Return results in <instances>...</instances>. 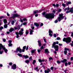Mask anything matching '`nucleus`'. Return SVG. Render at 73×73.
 <instances>
[{
	"instance_id": "4be33fe9",
	"label": "nucleus",
	"mask_w": 73,
	"mask_h": 73,
	"mask_svg": "<svg viewBox=\"0 0 73 73\" xmlns=\"http://www.w3.org/2000/svg\"><path fill=\"white\" fill-rule=\"evenodd\" d=\"M3 21L5 24H7V20L6 19H4Z\"/></svg>"
},
{
	"instance_id": "0eeeda50",
	"label": "nucleus",
	"mask_w": 73,
	"mask_h": 73,
	"mask_svg": "<svg viewBox=\"0 0 73 73\" xmlns=\"http://www.w3.org/2000/svg\"><path fill=\"white\" fill-rule=\"evenodd\" d=\"M17 17H20V15H18L17 14H12L11 18L13 19L14 18Z\"/></svg>"
},
{
	"instance_id": "4468645a",
	"label": "nucleus",
	"mask_w": 73,
	"mask_h": 73,
	"mask_svg": "<svg viewBox=\"0 0 73 73\" xmlns=\"http://www.w3.org/2000/svg\"><path fill=\"white\" fill-rule=\"evenodd\" d=\"M29 31L30 35H33V32H34V31L32 30L31 29H30Z\"/></svg>"
},
{
	"instance_id": "393cba45",
	"label": "nucleus",
	"mask_w": 73,
	"mask_h": 73,
	"mask_svg": "<svg viewBox=\"0 0 73 73\" xmlns=\"http://www.w3.org/2000/svg\"><path fill=\"white\" fill-rule=\"evenodd\" d=\"M23 57L25 58H29V56L27 55H23Z\"/></svg>"
},
{
	"instance_id": "8fccbe9b",
	"label": "nucleus",
	"mask_w": 73,
	"mask_h": 73,
	"mask_svg": "<svg viewBox=\"0 0 73 73\" xmlns=\"http://www.w3.org/2000/svg\"><path fill=\"white\" fill-rule=\"evenodd\" d=\"M54 23H58V20H56L55 21Z\"/></svg>"
},
{
	"instance_id": "c03bdc74",
	"label": "nucleus",
	"mask_w": 73,
	"mask_h": 73,
	"mask_svg": "<svg viewBox=\"0 0 73 73\" xmlns=\"http://www.w3.org/2000/svg\"><path fill=\"white\" fill-rule=\"evenodd\" d=\"M20 21H21V23H23V20L22 19H20Z\"/></svg>"
},
{
	"instance_id": "c756f323",
	"label": "nucleus",
	"mask_w": 73,
	"mask_h": 73,
	"mask_svg": "<svg viewBox=\"0 0 73 73\" xmlns=\"http://www.w3.org/2000/svg\"><path fill=\"white\" fill-rule=\"evenodd\" d=\"M27 25V22H25L23 23V25Z\"/></svg>"
},
{
	"instance_id": "6e6d98bb",
	"label": "nucleus",
	"mask_w": 73,
	"mask_h": 73,
	"mask_svg": "<svg viewBox=\"0 0 73 73\" xmlns=\"http://www.w3.org/2000/svg\"><path fill=\"white\" fill-rule=\"evenodd\" d=\"M54 37H56L57 35H56V34H54Z\"/></svg>"
},
{
	"instance_id": "bb28decb",
	"label": "nucleus",
	"mask_w": 73,
	"mask_h": 73,
	"mask_svg": "<svg viewBox=\"0 0 73 73\" xmlns=\"http://www.w3.org/2000/svg\"><path fill=\"white\" fill-rule=\"evenodd\" d=\"M66 61H67V60L66 59H64L62 61V62H66Z\"/></svg>"
},
{
	"instance_id": "423d86ee",
	"label": "nucleus",
	"mask_w": 73,
	"mask_h": 73,
	"mask_svg": "<svg viewBox=\"0 0 73 73\" xmlns=\"http://www.w3.org/2000/svg\"><path fill=\"white\" fill-rule=\"evenodd\" d=\"M59 17L58 18V21H60L61 20H62L64 19L63 17V14L62 13L59 15Z\"/></svg>"
},
{
	"instance_id": "0e129e2a",
	"label": "nucleus",
	"mask_w": 73,
	"mask_h": 73,
	"mask_svg": "<svg viewBox=\"0 0 73 73\" xmlns=\"http://www.w3.org/2000/svg\"><path fill=\"white\" fill-rule=\"evenodd\" d=\"M71 61H73V57H71Z\"/></svg>"
},
{
	"instance_id": "9d476101",
	"label": "nucleus",
	"mask_w": 73,
	"mask_h": 73,
	"mask_svg": "<svg viewBox=\"0 0 73 73\" xmlns=\"http://www.w3.org/2000/svg\"><path fill=\"white\" fill-rule=\"evenodd\" d=\"M49 35L51 37L52 36V34H53V32L50 30H49Z\"/></svg>"
},
{
	"instance_id": "58836bf2",
	"label": "nucleus",
	"mask_w": 73,
	"mask_h": 73,
	"mask_svg": "<svg viewBox=\"0 0 73 73\" xmlns=\"http://www.w3.org/2000/svg\"><path fill=\"white\" fill-rule=\"evenodd\" d=\"M14 23H15V21H12L11 23L12 25H13Z\"/></svg>"
},
{
	"instance_id": "c9c22d12",
	"label": "nucleus",
	"mask_w": 73,
	"mask_h": 73,
	"mask_svg": "<svg viewBox=\"0 0 73 73\" xmlns=\"http://www.w3.org/2000/svg\"><path fill=\"white\" fill-rule=\"evenodd\" d=\"M56 11H57V10H56V9H55L54 10H53V13H56Z\"/></svg>"
},
{
	"instance_id": "f8f14e48",
	"label": "nucleus",
	"mask_w": 73,
	"mask_h": 73,
	"mask_svg": "<svg viewBox=\"0 0 73 73\" xmlns=\"http://www.w3.org/2000/svg\"><path fill=\"white\" fill-rule=\"evenodd\" d=\"M14 28L15 30H20V27L19 26H18L17 27H14Z\"/></svg>"
},
{
	"instance_id": "79ce46f5",
	"label": "nucleus",
	"mask_w": 73,
	"mask_h": 73,
	"mask_svg": "<svg viewBox=\"0 0 73 73\" xmlns=\"http://www.w3.org/2000/svg\"><path fill=\"white\" fill-rule=\"evenodd\" d=\"M60 39H61V38H60V37H58L56 38V40H60Z\"/></svg>"
},
{
	"instance_id": "e2e57ef3",
	"label": "nucleus",
	"mask_w": 73,
	"mask_h": 73,
	"mask_svg": "<svg viewBox=\"0 0 73 73\" xmlns=\"http://www.w3.org/2000/svg\"><path fill=\"white\" fill-rule=\"evenodd\" d=\"M31 27L32 29H35V27H32V26H31Z\"/></svg>"
},
{
	"instance_id": "473e14b6",
	"label": "nucleus",
	"mask_w": 73,
	"mask_h": 73,
	"mask_svg": "<svg viewBox=\"0 0 73 73\" xmlns=\"http://www.w3.org/2000/svg\"><path fill=\"white\" fill-rule=\"evenodd\" d=\"M4 52V51L2 50V51H0V54H2Z\"/></svg>"
},
{
	"instance_id": "49530a36",
	"label": "nucleus",
	"mask_w": 73,
	"mask_h": 73,
	"mask_svg": "<svg viewBox=\"0 0 73 73\" xmlns=\"http://www.w3.org/2000/svg\"><path fill=\"white\" fill-rule=\"evenodd\" d=\"M37 69H38V67H37L35 68L34 70H37Z\"/></svg>"
},
{
	"instance_id": "2f4dec72",
	"label": "nucleus",
	"mask_w": 73,
	"mask_h": 73,
	"mask_svg": "<svg viewBox=\"0 0 73 73\" xmlns=\"http://www.w3.org/2000/svg\"><path fill=\"white\" fill-rule=\"evenodd\" d=\"M18 55L19 56V57H22V54H21L18 53Z\"/></svg>"
},
{
	"instance_id": "f257e3e1",
	"label": "nucleus",
	"mask_w": 73,
	"mask_h": 73,
	"mask_svg": "<svg viewBox=\"0 0 73 73\" xmlns=\"http://www.w3.org/2000/svg\"><path fill=\"white\" fill-rule=\"evenodd\" d=\"M42 14L46 19H52L54 18V14H47L45 15V12H44Z\"/></svg>"
},
{
	"instance_id": "4c0bfd02",
	"label": "nucleus",
	"mask_w": 73,
	"mask_h": 73,
	"mask_svg": "<svg viewBox=\"0 0 73 73\" xmlns=\"http://www.w3.org/2000/svg\"><path fill=\"white\" fill-rule=\"evenodd\" d=\"M64 50H69V48H65L64 49Z\"/></svg>"
},
{
	"instance_id": "e433bc0d",
	"label": "nucleus",
	"mask_w": 73,
	"mask_h": 73,
	"mask_svg": "<svg viewBox=\"0 0 73 73\" xmlns=\"http://www.w3.org/2000/svg\"><path fill=\"white\" fill-rule=\"evenodd\" d=\"M40 49L42 50L43 49H44V46H42L40 48Z\"/></svg>"
},
{
	"instance_id": "20e7f679",
	"label": "nucleus",
	"mask_w": 73,
	"mask_h": 73,
	"mask_svg": "<svg viewBox=\"0 0 73 73\" xmlns=\"http://www.w3.org/2000/svg\"><path fill=\"white\" fill-rule=\"evenodd\" d=\"M56 44V42H54L53 43V44H52V48H54H54L55 49V50L56 51H58V45H55Z\"/></svg>"
},
{
	"instance_id": "7ed1b4c3",
	"label": "nucleus",
	"mask_w": 73,
	"mask_h": 73,
	"mask_svg": "<svg viewBox=\"0 0 73 73\" xmlns=\"http://www.w3.org/2000/svg\"><path fill=\"white\" fill-rule=\"evenodd\" d=\"M4 50L5 52L7 53V52H8V50L5 48V47H4L2 44H0V50Z\"/></svg>"
},
{
	"instance_id": "680f3d73",
	"label": "nucleus",
	"mask_w": 73,
	"mask_h": 73,
	"mask_svg": "<svg viewBox=\"0 0 73 73\" xmlns=\"http://www.w3.org/2000/svg\"><path fill=\"white\" fill-rule=\"evenodd\" d=\"M66 9L67 11H68V10H69V9H70L69 7L66 8Z\"/></svg>"
},
{
	"instance_id": "69168bd1",
	"label": "nucleus",
	"mask_w": 73,
	"mask_h": 73,
	"mask_svg": "<svg viewBox=\"0 0 73 73\" xmlns=\"http://www.w3.org/2000/svg\"><path fill=\"white\" fill-rule=\"evenodd\" d=\"M49 60H52V57L49 58Z\"/></svg>"
},
{
	"instance_id": "aec40b11",
	"label": "nucleus",
	"mask_w": 73,
	"mask_h": 73,
	"mask_svg": "<svg viewBox=\"0 0 73 73\" xmlns=\"http://www.w3.org/2000/svg\"><path fill=\"white\" fill-rule=\"evenodd\" d=\"M45 53H49V52L48 51V49H46L44 50Z\"/></svg>"
},
{
	"instance_id": "412c9836",
	"label": "nucleus",
	"mask_w": 73,
	"mask_h": 73,
	"mask_svg": "<svg viewBox=\"0 0 73 73\" xmlns=\"http://www.w3.org/2000/svg\"><path fill=\"white\" fill-rule=\"evenodd\" d=\"M69 4H71V2L70 1H68L66 3V5H68Z\"/></svg>"
},
{
	"instance_id": "a211bd4d",
	"label": "nucleus",
	"mask_w": 73,
	"mask_h": 73,
	"mask_svg": "<svg viewBox=\"0 0 73 73\" xmlns=\"http://www.w3.org/2000/svg\"><path fill=\"white\" fill-rule=\"evenodd\" d=\"M38 44L39 45V46H41V41L40 40L38 41Z\"/></svg>"
},
{
	"instance_id": "72a5a7b5",
	"label": "nucleus",
	"mask_w": 73,
	"mask_h": 73,
	"mask_svg": "<svg viewBox=\"0 0 73 73\" xmlns=\"http://www.w3.org/2000/svg\"><path fill=\"white\" fill-rule=\"evenodd\" d=\"M61 11V9H59L58 10L57 12H60Z\"/></svg>"
},
{
	"instance_id": "ea45409f",
	"label": "nucleus",
	"mask_w": 73,
	"mask_h": 73,
	"mask_svg": "<svg viewBox=\"0 0 73 73\" xmlns=\"http://www.w3.org/2000/svg\"><path fill=\"white\" fill-rule=\"evenodd\" d=\"M57 62L58 63V64H60V63H61V62L59 61V60H57Z\"/></svg>"
},
{
	"instance_id": "864d4df0",
	"label": "nucleus",
	"mask_w": 73,
	"mask_h": 73,
	"mask_svg": "<svg viewBox=\"0 0 73 73\" xmlns=\"http://www.w3.org/2000/svg\"><path fill=\"white\" fill-rule=\"evenodd\" d=\"M53 69H54V68L53 67H52L50 68L51 70H52Z\"/></svg>"
},
{
	"instance_id": "603ef678",
	"label": "nucleus",
	"mask_w": 73,
	"mask_h": 73,
	"mask_svg": "<svg viewBox=\"0 0 73 73\" xmlns=\"http://www.w3.org/2000/svg\"><path fill=\"white\" fill-rule=\"evenodd\" d=\"M3 42H5V41H6V40H5V39H3Z\"/></svg>"
},
{
	"instance_id": "bf43d9fd",
	"label": "nucleus",
	"mask_w": 73,
	"mask_h": 73,
	"mask_svg": "<svg viewBox=\"0 0 73 73\" xmlns=\"http://www.w3.org/2000/svg\"><path fill=\"white\" fill-rule=\"evenodd\" d=\"M65 66H66L68 65V63H65Z\"/></svg>"
},
{
	"instance_id": "1a4fd4ad",
	"label": "nucleus",
	"mask_w": 73,
	"mask_h": 73,
	"mask_svg": "<svg viewBox=\"0 0 73 73\" xmlns=\"http://www.w3.org/2000/svg\"><path fill=\"white\" fill-rule=\"evenodd\" d=\"M43 10H43V9L40 10L39 11V12H38V10H37L36 11H34L33 12L34 14H36V13H40V12H41V11H43Z\"/></svg>"
},
{
	"instance_id": "5fc2aeb1",
	"label": "nucleus",
	"mask_w": 73,
	"mask_h": 73,
	"mask_svg": "<svg viewBox=\"0 0 73 73\" xmlns=\"http://www.w3.org/2000/svg\"><path fill=\"white\" fill-rule=\"evenodd\" d=\"M23 48V49H26V46H24Z\"/></svg>"
},
{
	"instance_id": "9b49d317",
	"label": "nucleus",
	"mask_w": 73,
	"mask_h": 73,
	"mask_svg": "<svg viewBox=\"0 0 73 73\" xmlns=\"http://www.w3.org/2000/svg\"><path fill=\"white\" fill-rule=\"evenodd\" d=\"M12 68L13 69H14V70L16 69V65L15 64H13L12 66Z\"/></svg>"
},
{
	"instance_id": "4d7b16f0",
	"label": "nucleus",
	"mask_w": 73,
	"mask_h": 73,
	"mask_svg": "<svg viewBox=\"0 0 73 73\" xmlns=\"http://www.w3.org/2000/svg\"><path fill=\"white\" fill-rule=\"evenodd\" d=\"M52 6H54V7H56V5L54 4H52Z\"/></svg>"
},
{
	"instance_id": "dca6fc26",
	"label": "nucleus",
	"mask_w": 73,
	"mask_h": 73,
	"mask_svg": "<svg viewBox=\"0 0 73 73\" xmlns=\"http://www.w3.org/2000/svg\"><path fill=\"white\" fill-rule=\"evenodd\" d=\"M9 44L8 46H11L12 45V44H11L12 43V41L11 40H9Z\"/></svg>"
},
{
	"instance_id": "b1692460",
	"label": "nucleus",
	"mask_w": 73,
	"mask_h": 73,
	"mask_svg": "<svg viewBox=\"0 0 73 73\" xmlns=\"http://www.w3.org/2000/svg\"><path fill=\"white\" fill-rule=\"evenodd\" d=\"M28 33H29V31H28V30H27L26 31V35L27 36L28 35Z\"/></svg>"
},
{
	"instance_id": "6e6552de",
	"label": "nucleus",
	"mask_w": 73,
	"mask_h": 73,
	"mask_svg": "<svg viewBox=\"0 0 73 73\" xmlns=\"http://www.w3.org/2000/svg\"><path fill=\"white\" fill-rule=\"evenodd\" d=\"M19 51V53H21L22 52V50H21V49L20 48V47H17L16 51H15V53H18Z\"/></svg>"
},
{
	"instance_id": "5701e85b",
	"label": "nucleus",
	"mask_w": 73,
	"mask_h": 73,
	"mask_svg": "<svg viewBox=\"0 0 73 73\" xmlns=\"http://www.w3.org/2000/svg\"><path fill=\"white\" fill-rule=\"evenodd\" d=\"M31 50L32 53H35V52L36 50L35 49L34 50Z\"/></svg>"
},
{
	"instance_id": "37998d69",
	"label": "nucleus",
	"mask_w": 73,
	"mask_h": 73,
	"mask_svg": "<svg viewBox=\"0 0 73 73\" xmlns=\"http://www.w3.org/2000/svg\"><path fill=\"white\" fill-rule=\"evenodd\" d=\"M37 51H38V53H40V52H41V50H40V49H38Z\"/></svg>"
},
{
	"instance_id": "13d9d810",
	"label": "nucleus",
	"mask_w": 73,
	"mask_h": 73,
	"mask_svg": "<svg viewBox=\"0 0 73 73\" xmlns=\"http://www.w3.org/2000/svg\"><path fill=\"white\" fill-rule=\"evenodd\" d=\"M29 59L30 60H32V57H30Z\"/></svg>"
},
{
	"instance_id": "a19ab883",
	"label": "nucleus",
	"mask_w": 73,
	"mask_h": 73,
	"mask_svg": "<svg viewBox=\"0 0 73 73\" xmlns=\"http://www.w3.org/2000/svg\"><path fill=\"white\" fill-rule=\"evenodd\" d=\"M23 21H27V19L26 18H24L23 19Z\"/></svg>"
},
{
	"instance_id": "3c124183",
	"label": "nucleus",
	"mask_w": 73,
	"mask_h": 73,
	"mask_svg": "<svg viewBox=\"0 0 73 73\" xmlns=\"http://www.w3.org/2000/svg\"><path fill=\"white\" fill-rule=\"evenodd\" d=\"M3 27H0V30H1V29H3Z\"/></svg>"
},
{
	"instance_id": "f704fd0d",
	"label": "nucleus",
	"mask_w": 73,
	"mask_h": 73,
	"mask_svg": "<svg viewBox=\"0 0 73 73\" xmlns=\"http://www.w3.org/2000/svg\"><path fill=\"white\" fill-rule=\"evenodd\" d=\"M62 5L64 7H66V5H65L64 3H63Z\"/></svg>"
},
{
	"instance_id": "09e8293b",
	"label": "nucleus",
	"mask_w": 73,
	"mask_h": 73,
	"mask_svg": "<svg viewBox=\"0 0 73 73\" xmlns=\"http://www.w3.org/2000/svg\"><path fill=\"white\" fill-rule=\"evenodd\" d=\"M44 40V42H46V39H45V38H44L43 39Z\"/></svg>"
},
{
	"instance_id": "a878e982",
	"label": "nucleus",
	"mask_w": 73,
	"mask_h": 73,
	"mask_svg": "<svg viewBox=\"0 0 73 73\" xmlns=\"http://www.w3.org/2000/svg\"><path fill=\"white\" fill-rule=\"evenodd\" d=\"M4 28H7L8 27V26L7 25L5 24L4 25Z\"/></svg>"
},
{
	"instance_id": "f3484780",
	"label": "nucleus",
	"mask_w": 73,
	"mask_h": 73,
	"mask_svg": "<svg viewBox=\"0 0 73 73\" xmlns=\"http://www.w3.org/2000/svg\"><path fill=\"white\" fill-rule=\"evenodd\" d=\"M38 61L39 62L41 63L42 62H44V59L41 60V59H38Z\"/></svg>"
},
{
	"instance_id": "338daca9",
	"label": "nucleus",
	"mask_w": 73,
	"mask_h": 73,
	"mask_svg": "<svg viewBox=\"0 0 73 73\" xmlns=\"http://www.w3.org/2000/svg\"><path fill=\"white\" fill-rule=\"evenodd\" d=\"M43 25H44L43 24V23H41L40 24V26H41V27H42V26H43Z\"/></svg>"
},
{
	"instance_id": "a18cd8bd",
	"label": "nucleus",
	"mask_w": 73,
	"mask_h": 73,
	"mask_svg": "<svg viewBox=\"0 0 73 73\" xmlns=\"http://www.w3.org/2000/svg\"><path fill=\"white\" fill-rule=\"evenodd\" d=\"M56 7H59V4H56Z\"/></svg>"
},
{
	"instance_id": "6ab92c4d",
	"label": "nucleus",
	"mask_w": 73,
	"mask_h": 73,
	"mask_svg": "<svg viewBox=\"0 0 73 73\" xmlns=\"http://www.w3.org/2000/svg\"><path fill=\"white\" fill-rule=\"evenodd\" d=\"M36 27H38L39 26V24L37 23H34Z\"/></svg>"
},
{
	"instance_id": "39448f33",
	"label": "nucleus",
	"mask_w": 73,
	"mask_h": 73,
	"mask_svg": "<svg viewBox=\"0 0 73 73\" xmlns=\"http://www.w3.org/2000/svg\"><path fill=\"white\" fill-rule=\"evenodd\" d=\"M15 34L17 35V36H16V38H19V35H20V36L23 35V32L21 31H19V33L16 32L15 33Z\"/></svg>"
},
{
	"instance_id": "c85d7f7f",
	"label": "nucleus",
	"mask_w": 73,
	"mask_h": 73,
	"mask_svg": "<svg viewBox=\"0 0 73 73\" xmlns=\"http://www.w3.org/2000/svg\"><path fill=\"white\" fill-rule=\"evenodd\" d=\"M36 60H33V65H35V63H36Z\"/></svg>"
},
{
	"instance_id": "052dcab7",
	"label": "nucleus",
	"mask_w": 73,
	"mask_h": 73,
	"mask_svg": "<svg viewBox=\"0 0 73 73\" xmlns=\"http://www.w3.org/2000/svg\"><path fill=\"white\" fill-rule=\"evenodd\" d=\"M28 47H29L28 46H27L26 48V50H28Z\"/></svg>"
},
{
	"instance_id": "f03ea898",
	"label": "nucleus",
	"mask_w": 73,
	"mask_h": 73,
	"mask_svg": "<svg viewBox=\"0 0 73 73\" xmlns=\"http://www.w3.org/2000/svg\"><path fill=\"white\" fill-rule=\"evenodd\" d=\"M63 41L64 42H66L67 44H69L71 42V38L69 37L67 38H64L63 39Z\"/></svg>"
},
{
	"instance_id": "de8ad7c7",
	"label": "nucleus",
	"mask_w": 73,
	"mask_h": 73,
	"mask_svg": "<svg viewBox=\"0 0 73 73\" xmlns=\"http://www.w3.org/2000/svg\"><path fill=\"white\" fill-rule=\"evenodd\" d=\"M7 16H10V15H9V14L8 13H7Z\"/></svg>"
},
{
	"instance_id": "ddd939ff",
	"label": "nucleus",
	"mask_w": 73,
	"mask_h": 73,
	"mask_svg": "<svg viewBox=\"0 0 73 73\" xmlns=\"http://www.w3.org/2000/svg\"><path fill=\"white\" fill-rule=\"evenodd\" d=\"M15 31V29L11 27L9 30V32H11V33H12V31Z\"/></svg>"
},
{
	"instance_id": "2eb2a0df",
	"label": "nucleus",
	"mask_w": 73,
	"mask_h": 73,
	"mask_svg": "<svg viewBox=\"0 0 73 73\" xmlns=\"http://www.w3.org/2000/svg\"><path fill=\"white\" fill-rule=\"evenodd\" d=\"M47 70H45L44 71V72L45 73H49V72H50V69L49 68H48L47 69Z\"/></svg>"
},
{
	"instance_id": "774afa93",
	"label": "nucleus",
	"mask_w": 73,
	"mask_h": 73,
	"mask_svg": "<svg viewBox=\"0 0 73 73\" xmlns=\"http://www.w3.org/2000/svg\"><path fill=\"white\" fill-rule=\"evenodd\" d=\"M9 65H12V62L9 63Z\"/></svg>"
},
{
	"instance_id": "7c9ffc66",
	"label": "nucleus",
	"mask_w": 73,
	"mask_h": 73,
	"mask_svg": "<svg viewBox=\"0 0 73 73\" xmlns=\"http://www.w3.org/2000/svg\"><path fill=\"white\" fill-rule=\"evenodd\" d=\"M64 53L66 55V53H68V52H67V51L66 50H64Z\"/></svg>"
},
{
	"instance_id": "cd10ccee",
	"label": "nucleus",
	"mask_w": 73,
	"mask_h": 73,
	"mask_svg": "<svg viewBox=\"0 0 73 73\" xmlns=\"http://www.w3.org/2000/svg\"><path fill=\"white\" fill-rule=\"evenodd\" d=\"M25 62L28 64V63H29V60H27L25 61Z\"/></svg>"
}]
</instances>
